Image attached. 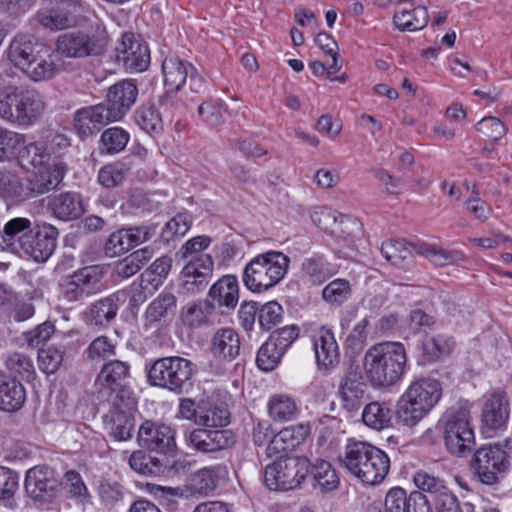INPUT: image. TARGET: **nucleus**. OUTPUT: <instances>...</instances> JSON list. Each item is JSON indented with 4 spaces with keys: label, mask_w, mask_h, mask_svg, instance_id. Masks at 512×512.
<instances>
[{
    "label": "nucleus",
    "mask_w": 512,
    "mask_h": 512,
    "mask_svg": "<svg viewBox=\"0 0 512 512\" xmlns=\"http://www.w3.org/2000/svg\"><path fill=\"white\" fill-rule=\"evenodd\" d=\"M407 365L405 347L400 342H382L370 347L364 357L365 373L375 388L397 384Z\"/></svg>",
    "instance_id": "obj_1"
},
{
    "label": "nucleus",
    "mask_w": 512,
    "mask_h": 512,
    "mask_svg": "<svg viewBox=\"0 0 512 512\" xmlns=\"http://www.w3.org/2000/svg\"><path fill=\"white\" fill-rule=\"evenodd\" d=\"M441 396L442 386L438 380L424 377L413 381L397 402V423L415 427L436 406Z\"/></svg>",
    "instance_id": "obj_2"
},
{
    "label": "nucleus",
    "mask_w": 512,
    "mask_h": 512,
    "mask_svg": "<svg viewBox=\"0 0 512 512\" xmlns=\"http://www.w3.org/2000/svg\"><path fill=\"white\" fill-rule=\"evenodd\" d=\"M339 461L352 475L369 485L381 483L390 469L388 455L378 447L362 441H349Z\"/></svg>",
    "instance_id": "obj_3"
},
{
    "label": "nucleus",
    "mask_w": 512,
    "mask_h": 512,
    "mask_svg": "<svg viewBox=\"0 0 512 512\" xmlns=\"http://www.w3.org/2000/svg\"><path fill=\"white\" fill-rule=\"evenodd\" d=\"M11 62L34 81L50 78L56 71L50 46L33 41L31 36L17 35L10 43Z\"/></svg>",
    "instance_id": "obj_4"
},
{
    "label": "nucleus",
    "mask_w": 512,
    "mask_h": 512,
    "mask_svg": "<svg viewBox=\"0 0 512 512\" xmlns=\"http://www.w3.org/2000/svg\"><path fill=\"white\" fill-rule=\"evenodd\" d=\"M196 371V365L190 360L180 356H168L152 363L147 379L152 386L182 394L192 387V377Z\"/></svg>",
    "instance_id": "obj_5"
},
{
    "label": "nucleus",
    "mask_w": 512,
    "mask_h": 512,
    "mask_svg": "<svg viewBox=\"0 0 512 512\" xmlns=\"http://www.w3.org/2000/svg\"><path fill=\"white\" fill-rule=\"evenodd\" d=\"M136 98H106L100 104L78 109L74 115V129L81 139L100 131L101 127L122 119Z\"/></svg>",
    "instance_id": "obj_6"
},
{
    "label": "nucleus",
    "mask_w": 512,
    "mask_h": 512,
    "mask_svg": "<svg viewBox=\"0 0 512 512\" xmlns=\"http://www.w3.org/2000/svg\"><path fill=\"white\" fill-rule=\"evenodd\" d=\"M289 258L269 251L254 257L243 272V283L252 292H262L279 283L287 273Z\"/></svg>",
    "instance_id": "obj_7"
},
{
    "label": "nucleus",
    "mask_w": 512,
    "mask_h": 512,
    "mask_svg": "<svg viewBox=\"0 0 512 512\" xmlns=\"http://www.w3.org/2000/svg\"><path fill=\"white\" fill-rule=\"evenodd\" d=\"M381 253L384 258L394 265L401 264L415 252L436 266H445L458 262L462 254L456 250H446L435 244L423 241L405 243L404 240H388L382 243Z\"/></svg>",
    "instance_id": "obj_8"
},
{
    "label": "nucleus",
    "mask_w": 512,
    "mask_h": 512,
    "mask_svg": "<svg viewBox=\"0 0 512 512\" xmlns=\"http://www.w3.org/2000/svg\"><path fill=\"white\" fill-rule=\"evenodd\" d=\"M310 472L305 456L280 457L264 470V483L269 490L289 491L298 488Z\"/></svg>",
    "instance_id": "obj_9"
},
{
    "label": "nucleus",
    "mask_w": 512,
    "mask_h": 512,
    "mask_svg": "<svg viewBox=\"0 0 512 512\" xmlns=\"http://www.w3.org/2000/svg\"><path fill=\"white\" fill-rule=\"evenodd\" d=\"M444 441L452 455L463 457L475 446L474 431L469 423V410L465 407H451L443 415Z\"/></svg>",
    "instance_id": "obj_10"
},
{
    "label": "nucleus",
    "mask_w": 512,
    "mask_h": 512,
    "mask_svg": "<svg viewBox=\"0 0 512 512\" xmlns=\"http://www.w3.org/2000/svg\"><path fill=\"white\" fill-rule=\"evenodd\" d=\"M164 85L167 93L182 91L184 94L204 92L202 77L195 74V68L176 56H167L162 63Z\"/></svg>",
    "instance_id": "obj_11"
},
{
    "label": "nucleus",
    "mask_w": 512,
    "mask_h": 512,
    "mask_svg": "<svg viewBox=\"0 0 512 512\" xmlns=\"http://www.w3.org/2000/svg\"><path fill=\"white\" fill-rule=\"evenodd\" d=\"M109 402L111 406L104 416V423L111 436L116 440L126 441L132 437L135 428L136 401L130 390H122L120 396H113Z\"/></svg>",
    "instance_id": "obj_12"
},
{
    "label": "nucleus",
    "mask_w": 512,
    "mask_h": 512,
    "mask_svg": "<svg viewBox=\"0 0 512 512\" xmlns=\"http://www.w3.org/2000/svg\"><path fill=\"white\" fill-rule=\"evenodd\" d=\"M107 44L108 39L102 32L75 30L58 37L56 50L67 58H83L102 54Z\"/></svg>",
    "instance_id": "obj_13"
},
{
    "label": "nucleus",
    "mask_w": 512,
    "mask_h": 512,
    "mask_svg": "<svg viewBox=\"0 0 512 512\" xmlns=\"http://www.w3.org/2000/svg\"><path fill=\"white\" fill-rule=\"evenodd\" d=\"M510 466L509 456L499 445H485L477 449L470 463L479 481L493 485Z\"/></svg>",
    "instance_id": "obj_14"
},
{
    "label": "nucleus",
    "mask_w": 512,
    "mask_h": 512,
    "mask_svg": "<svg viewBox=\"0 0 512 512\" xmlns=\"http://www.w3.org/2000/svg\"><path fill=\"white\" fill-rule=\"evenodd\" d=\"M103 277L104 268L99 265L80 268L60 283L61 296L68 303L81 301L101 290Z\"/></svg>",
    "instance_id": "obj_15"
},
{
    "label": "nucleus",
    "mask_w": 512,
    "mask_h": 512,
    "mask_svg": "<svg viewBox=\"0 0 512 512\" xmlns=\"http://www.w3.org/2000/svg\"><path fill=\"white\" fill-rule=\"evenodd\" d=\"M62 482L55 470L37 465L26 472L24 488L27 495L40 503L54 502L61 492Z\"/></svg>",
    "instance_id": "obj_16"
},
{
    "label": "nucleus",
    "mask_w": 512,
    "mask_h": 512,
    "mask_svg": "<svg viewBox=\"0 0 512 512\" xmlns=\"http://www.w3.org/2000/svg\"><path fill=\"white\" fill-rule=\"evenodd\" d=\"M48 7L40 9L36 20L44 28L56 31L73 27L77 23L76 12L80 0H46Z\"/></svg>",
    "instance_id": "obj_17"
},
{
    "label": "nucleus",
    "mask_w": 512,
    "mask_h": 512,
    "mask_svg": "<svg viewBox=\"0 0 512 512\" xmlns=\"http://www.w3.org/2000/svg\"><path fill=\"white\" fill-rule=\"evenodd\" d=\"M58 229L46 222L36 223L35 229L28 236L19 250L35 262L44 263L57 247Z\"/></svg>",
    "instance_id": "obj_18"
},
{
    "label": "nucleus",
    "mask_w": 512,
    "mask_h": 512,
    "mask_svg": "<svg viewBox=\"0 0 512 512\" xmlns=\"http://www.w3.org/2000/svg\"><path fill=\"white\" fill-rule=\"evenodd\" d=\"M140 447L161 454L172 455L176 452L175 431L171 426L147 420L137 433Z\"/></svg>",
    "instance_id": "obj_19"
},
{
    "label": "nucleus",
    "mask_w": 512,
    "mask_h": 512,
    "mask_svg": "<svg viewBox=\"0 0 512 512\" xmlns=\"http://www.w3.org/2000/svg\"><path fill=\"white\" fill-rule=\"evenodd\" d=\"M187 445L200 453L213 454L232 447L235 434L227 429L196 428L185 437Z\"/></svg>",
    "instance_id": "obj_20"
},
{
    "label": "nucleus",
    "mask_w": 512,
    "mask_h": 512,
    "mask_svg": "<svg viewBox=\"0 0 512 512\" xmlns=\"http://www.w3.org/2000/svg\"><path fill=\"white\" fill-rule=\"evenodd\" d=\"M130 378V364L125 361L113 359L105 362L101 367L95 386L98 394L102 396H120L122 390H130L127 381Z\"/></svg>",
    "instance_id": "obj_21"
},
{
    "label": "nucleus",
    "mask_w": 512,
    "mask_h": 512,
    "mask_svg": "<svg viewBox=\"0 0 512 512\" xmlns=\"http://www.w3.org/2000/svg\"><path fill=\"white\" fill-rule=\"evenodd\" d=\"M115 51L118 64H122L127 72L145 71L150 64L147 44L135 38L133 34H124Z\"/></svg>",
    "instance_id": "obj_22"
},
{
    "label": "nucleus",
    "mask_w": 512,
    "mask_h": 512,
    "mask_svg": "<svg viewBox=\"0 0 512 512\" xmlns=\"http://www.w3.org/2000/svg\"><path fill=\"white\" fill-rule=\"evenodd\" d=\"M367 385L358 366L351 365L340 383L342 406L348 412L360 410L366 400Z\"/></svg>",
    "instance_id": "obj_23"
},
{
    "label": "nucleus",
    "mask_w": 512,
    "mask_h": 512,
    "mask_svg": "<svg viewBox=\"0 0 512 512\" xmlns=\"http://www.w3.org/2000/svg\"><path fill=\"white\" fill-rule=\"evenodd\" d=\"M212 273L213 260L209 254L193 256L181 272L185 289L191 293L203 290L208 285Z\"/></svg>",
    "instance_id": "obj_24"
},
{
    "label": "nucleus",
    "mask_w": 512,
    "mask_h": 512,
    "mask_svg": "<svg viewBox=\"0 0 512 512\" xmlns=\"http://www.w3.org/2000/svg\"><path fill=\"white\" fill-rule=\"evenodd\" d=\"M510 414L509 399L504 391H496L484 403L482 425L485 433L503 429Z\"/></svg>",
    "instance_id": "obj_25"
},
{
    "label": "nucleus",
    "mask_w": 512,
    "mask_h": 512,
    "mask_svg": "<svg viewBox=\"0 0 512 512\" xmlns=\"http://www.w3.org/2000/svg\"><path fill=\"white\" fill-rule=\"evenodd\" d=\"M177 309V297L169 291H162L147 306L144 312L145 328L159 329L169 324Z\"/></svg>",
    "instance_id": "obj_26"
},
{
    "label": "nucleus",
    "mask_w": 512,
    "mask_h": 512,
    "mask_svg": "<svg viewBox=\"0 0 512 512\" xmlns=\"http://www.w3.org/2000/svg\"><path fill=\"white\" fill-rule=\"evenodd\" d=\"M65 173L66 166L61 162L40 167L26 183L27 199L38 197L57 188Z\"/></svg>",
    "instance_id": "obj_27"
},
{
    "label": "nucleus",
    "mask_w": 512,
    "mask_h": 512,
    "mask_svg": "<svg viewBox=\"0 0 512 512\" xmlns=\"http://www.w3.org/2000/svg\"><path fill=\"white\" fill-rule=\"evenodd\" d=\"M47 209L56 219L64 222L79 219L85 212L81 194L72 191L49 196Z\"/></svg>",
    "instance_id": "obj_28"
},
{
    "label": "nucleus",
    "mask_w": 512,
    "mask_h": 512,
    "mask_svg": "<svg viewBox=\"0 0 512 512\" xmlns=\"http://www.w3.org/2000/svg\"><path fill=\"white\" fill-rule=\"evenodd\" d=\"M313 348L320 370H330L339 364V347L331 330L320 328L313 336Z\"/></svg>",
    "instance_id": "obj_29"
},
{
    "label": "nucleus",
    "mask_w": 512,
    "mask_h": 512,
    "mask_svg": "<svg viewBox=\"0 0 512 512\" xmlns=\"http://www.w3.org/2000/svg\"><path fill=\"white\" fill-rule=\"evenodd\" d=\"M123 292H115L92 303L84 312V320L90 326L106 327L116 317Z\"/></svg>",
    "instance_id": "obj_30"
},
{
    "label": "nucleus",
    "mask_w": 512,
    "mask_h": 512,
    "mask_svg": "<svg viewBox=\"0 0 512 512\" xmlns=\"http://www.w3.org/2000/svg\"><path fill=\"white\" fill-rule=\"evenodd\" d=\"M26 400V391L20 381L11 376L0 375V410L13 413L20 410Z\"/></svg>",
    "instance_id": "obj_31"
},
{
    "label": "nucleus",
    "mask_w": 512,
    "mask_h": 512,
    "mask_svg": "<svg viewBox=\"0 0 512 512\" xmlns=\"http://www.w3.org/2000/svg\"><path fill=\"white\" fill-rule=\"evenodd\" d=\"M162 105L161 98H158L157 102L147 100L135 111L137 124L150 135H159L163 132V121L160 113Z\"/></svg>",
    "instance_id": "obj_32"
},
{
    "label": "nucleus",
    "mask_w": 512,
    "mask_h": 512,
    "mask_svg": "<svg viewBox=\"0 0 512 512\" xmlns=\"http://www.w3.org/2000/svg\"><path fill=\"white\" fill-rule=\"evenodd\" d=\"M213 355L232 361L240 351V337L232 328H221L213 335L211 343Z\"/></svg>",
    "instance_id": "obj_33"
},
{
    "label": "nucleus",
    "mask_w": 512,
    "mask_h": 512,
    "mask_svg": "<svg viewBox=\"0 0 512 512\" xmlns=\"http://www.w3.org/2000/svg\"><path fill=\"white\" fill-rule=\"evenodd\" d=\"M209 297L219 306L233 309L239 300V286L237 278L233 275H225L212 285Z\"/></svg>",
    "instance_id": "obj_34"
},
{
    "label": "nucleus",
    "mask_w": 512,
    "mask_h": 512,
    "mask_svg": "<svg viewBox=\"0 0 512 512\" xmlns=\"http://www.w3.org/2000/svg\"><path fill=\"white\" fill-rule=\"evenodd\" d=\"M311 428L308 423H301L282 429L274 435L269 443V450L285 451L301 444L310 434Z\"/></svg>",
    "instance_id": "obj_35"
},
{
    "label": "nucleus",
    "mask_w": 512,
    "mask_h": 512,
    "mask_svg": "<svg viewBox=\"0 0 512 512\" xmlns=\"http://www.w3.org/2000/svg\"><path fill=\"white\" fill-rule=\"evenodd\" d=\"M267 408L270 418L277 422L292 421L299 413L294 398L281 393L274 394L269 398Z\"/></svg>",
    "instance_id": "obj_36"
},
{
    "label": "nucleus",
    "mask_w": 512,
    "mask_h": 512,
    "mask_svg": "<svg viewBox=\"0 0 512 512\" xmlns=\"http://www.w3.org/2000/svg\"><path fill=\"white\" fill-rule=\"evenodd\" d=\"M456 342L452 336L438 334L426 336L422 342V356L426 362H435L452 353Z\"/></svg>",
    "instance_id": "obj_37"
},
{
    "label": "nucleus",
    "mask_w": 512,
    "mask_h": 512,
    "mask_svg": "<svg viewBox=\"0 0 512 512\" xmlns=\"http://www.w3.org/2000/svg\"><path fill=\"white\" fill-rule=\"evenodd\" d=\"M221 471V466H212L191 475L187 484L190 494L206 496L214 491L217 487V477Z\"/></svg>",
    "instance_id": "obj_38"
},
{
    "label": "nucleus",
    "mask_w": 512,
    "mask_h": 512,
    "mask_svg": "<svg viewBox=\"0 0 512 512\" xmlns=\"http://www.w3.org/2000/svg\"><path fill=\"white\" fill-rule=\"evenodd\" d=\"M362 420L370 428L385 429L391 425L392 409L385 402H371L364 407Z\"/></svg>",
    "instance_id": "obj_39"
},
{
    "label": "nucleus",
    "mask_w": 512,
    "mask_h": 512,
    "mask_svg": "<svg viewBox=\"0 0 512 512\" xmlns=\"http://www.w3.org/2000/svg\"><path fill=\"white\" fill-rule=\"evenodd\" d=\"M313 479V487L322 492H329L337 488L339 478L332 465L325 460H317L312 466L310 472Z\"/></svg>",
    "instance_id": "obj_40"
},
{
    "label": "nucleus",
    "mask_w": 512,
    "mask_h": 512,
    "mask_svg": "<svg viewBox=\"0 0 512 512\" xmlns=\"http://www.w3.org/2000/svg\"><path fill=\"white\" fill-rule=\"evenodd\" d=\"M393 20L399 30L412 32L423 29L428 23L429 15L426 7L417 6L395 13Z\"/></svg>",
    "instance_id": "obj_41"
},
{
    "label": "nucleus",
    "mask_w": 512,
    "mask_h": 512,
    "mask_svg": "<svg viewBox=\"0 0 512 512\" xmlns=\"http://www.w3.org/2000/svg\"><path fill=\"white\" fill-rule=\"evenodd\" d=\"M26 183L14 172L0 171V197L15 202L27 200Z\"/></svg>",
    "instance_id": "obj_42"
},
{
    "label": "nucleus",
    "mask_w": 512,
    "mask_h": 512,
    "mask_svg": "<svg viewBox=\"0 0 512 512\" xmlns=\"http://www.w3.org/2000/svg\"><path fill=\"white\" fill-rule=\"evenodd\" d=\"M130 139L129 133L121 127H111L103 131L99 148L106 154H117L125 149Z\"/></svg>",
    "instance_id": "obj_43"
},
{
    "label": "nucleus",
    "mask_w": 512,
    "mask_h": 512,
    "mask_svg": "<svg viewBox=\"0 0 512 512\" xmlns=\"http://www.w3.org/2000/svg\"><path fill=\"white\" fill-rule=\"evenodd\" d=\"M44 109L45 104L41 98H19L15 109L16 122L29 125L42 115Z\"/></svg>",
    "instance_id": "obj_44"
},
{
    "label": "nucleus",
    "mask_w": 512,
    "mask_h": 512,
    "mask_svg": "<svg viewBox=\"0 0 512 512\" xmlns=\"http://www.w3.org/2000/svg\"><path fill=\"white\" fill-rule=\"evenodd\" d=\"M35 224L36 223L32 222L31 219L26 217H15L4 224L7 235L10 237L11 241L14 242L17 252L35 229Z\"/></svg>",
    "instance_id": "obj_45"
},
{
    "label": "nucleus",
    "mask_w": 512,
    "mask_h": 512,
    "mask_svg": "<svg viewBox=\"0 0 512 512\" xmlns=\"http://www.w3.org/2000/svg\"><path fill=\"white\" fill-rule=\"evenodd\" d=\"M130 169L129 164L120 161L105 165L99 170L98 181L106 188H115L125 180Z\"/></svg>",
    "instance_id": "obj_46"
},
{
    "label": "nucleus",
    "mask_w": 512,
    "mask_h": 512,
    "mask_svg": "<svg viewBox=\"0 0 512 512\" xmlns=\"http://www.w3.org/2000/svg\"><path fill=\"white\" fill-rule=\"evenodd\" d=\"M352 289L348 280L346 279H335L327 284L323 291V299L331 305H342L351 296Z\"/></svg>",
    "instance_id": "obj_47"
},
{
    "label": "nucleus",
    "mask_w": 512,
    "mask_h": 512,
    "mask_svg": "<svg viewBox=\"0 0 512 512\" xmlns=\"http://www.w3.org/2000/svg\"><path fill=\"white\" fill-rule=\"evenodd\" d=\"M6 367L13 375L12 378L20 377L23 380H30L34 374V365L31 358L22 353H13L6 359Z\"/></svg>",
    "instance_id": "obj_48"
},
{
    "label": "nucleus",
    "mask_w": 512,
    "mask_h": 512,
    "mask_svg": "<svg viewBox=\"0 0 512 512\" xmlns=\"http://www.w3.org/2000/svg\"><path fill=\"white\" fill-rule=\"evenodd\" d=\"M283 355L284 352L279 351L277 344L268 339L258 350L257 366L263 371H271L278 365Z\"/></svg>",
    "instance_id": "obj_49"
},
{
    "label": "nucleus",
    "mask_w": 512,
    "mask_h": 512,
    "mask_svg": "<svg viewBox=\"0 0 512 512\" xmlns=\"http://www.w3.org/2000/svg\"><path fill=\"white\" fill-rule=\"evenodd\" d=\"M227 109L219 98H207L198 107V114L211 126H217L224 122L223 112Z\"/></svg>",
    "instance_id": "obj_50"
},
{
    "label": "nucleus",
    "mask_w": 512,
    "mask_h": 512,
    "mask_svg": "<svg viewBox=\"0 0 512 512\" xmlns=\"http://www.w3.org/2000/svg\"><path fill=\"white\" fill-rule=\"evenodd\" d=\"M63 346H50L38 353L39 367L46 374L55 373L61 366L64 359Z\"/></svg>",
    "instance_id": "obj_51"
},
{
    "label": "nucleus",
    "mask_w": 512,
    "mask_h": 512,
    "mask_svg": "<svg viewBox=\"0 0 512 512\" xmlns=\"http://www.w3.org/2000/svg\"><path fill=\"white\" fill-rule=\"evenodd\" d=\"M414 483L417 488L431 494L433 500L444 494L451 492L443 483V481L425 471L417 472L413 477Z\"/></svg>",
    "instance_id": "obj_52"
},
{
    "label": "nucleus",
    "mask_w": 512,
    "mask_h": 512,
    "mask_svg": "<svg viewBox=\"0 0 512 512\" xmlns=\"http://www.w3.org/2000/svg\"><path fill=\"white\" fill-rule=\"evenodd\" d=\"M475 129L493 142L502 139L508 131L506 125L494 116L483 117L476 123Z\"/></svg>",
    "instance_id": "obj_53"
},
{
    "label": "nucleus",
    "mask_w": 512,
    "mask_h": 512,
    "mask_svg": "<svg viewBox=\"0 0 512 512\" xmlns=\"http://www.w3.org/2000/svg\"><path fill=\"white\" fill-rule=\"evenodd\" d=\"M20 160L23 166L31 165L40 168L46 165L49 154L39 143H30L19 151Z\"/></svg>",
    "instance_id": "obj_54"
},
{
    "label": "nucleus",
    "mask_w": 512,
    "mask_h": 512,
    "mask_svg": "<svg viewBox=\"0 0 512 512\" xmlns=\"http://www.w3.org/2000/svg\"><path fill=\"white\" fill-rule=\"evenodd\" d=\"M283 308L276 301H270L259 307L258 323L264 330H270L282 319Z\"/></svg>",
    "instance_id": "obj_55"
},
{
    "label": "nucleus",
    "mask_w": 512,
    "mask_h": 512,
    "mask_svg": "<svg viewBox=\"0 0 512 512\" xmlns=\"http://www.w3.org/2000/svg\"><path fill=\"white\" fill-rule=\"evenodd\" d=\"M190 219L185 214H177L170 219L162 229L161 238L165 242L174 240L175 237L184 236L190 229Z\"/></svg>",
    "instance_id": "obj_56"
},
{
    "label": "nucleus",
    "mask_w": 512,
    "mask_h": 512,
    "mask_svg": "<svg viewBox=\"0 0 512 512\" xmlns=\"http://www.w3.org/2000/svg\"><path fill=\"white\" fill-rule=\"evenodd\" d=\"M115 344L107 336L96 337L87 347L86 354L90 360H105L115 355Z\"/></svg>",
    "instance_id": "obj_57"
},
{
    "label": "nucleus",
    "mask_w": 512,
    "mask_h": 512,
    "mask_svg": "<svg viewBox=\"0 0 512 512\" xmlns=\"http://www.w3.org/2000/svg\"><path fill=\"white\" fill-rule=\"evenodd\" d=\"M130 467L143 475L157 474L161 471L158 461L142 451H135L129 458Z\"/></svg>",
    "instance_id": "obj_58"
},
{
    "label": "nucleus",
    "mask_w": 512,
    "mask_h": 512,
    "mask_svg": "<svg viewBox=\"0 0 512 512\" xmlns=\"http://www.w3.org/2000/svg\"><path fill=\"white\" fill-rule=\"evenodd\" d=\"M130 249L127 232L124 228L111 233L104 245V252L108 257L120 256Z\"/></svg>",
    "instance_id": "obj_59"
},
{
    "label": "nucleus",
    "mask_w": 512,
    "mask_h": 512,
    "mask_svg": "<svg viewBox=\"0 0 512 512\" xmlns=\"http://www.w3.org/2000/svg\"><path fill=\"white\" fill-rule=\"evenodd\" d=\"M229 423V412L222 407H210L205 411H201L198 419V425L207 428L223 427Z\"/></svg>",
    "instance_id": "obj_60"
},
{
    "label": "nucleus",
    "mask_w": 512,
    "mask_h": 512,
    "mask_svg": "<svg viewBox=\"0 0 512 512\" xmlns=\"http://www.w3.org/2000/svg\"><path fill=\"white\" fill-rule=\"evenodd\" d=\"M99 497L106 506L113 507L123 498V489L118 482L102 481L98 488Z\"/></svg>",
    "instance_id": "obj_61"
},
{
    "label": "nucleus",
    "mask_w": 512,
    "mask_h": 512,
    "mask_svg": "<svg viewBox=\"0 0 512 512\" xmlns=\"http://www.w3.org/2000/svg\"><path fill=\"white\" fill-rule=\"evenodd\" d=\"M17 488V474L9 468L0 466V500L11 499Z\"/></svg>",
    "instance_id": "obj_62"
},
{
    "label": "nucleus",
    "mask_w": 512,
    "mask_h": 512,
    "mask_svg": "<svg viewBox=\"0 0 512 512\" xmlns=\"http://www.w3.org/2000/svg\"><path fill=\"white\" fill-rule=\"evenodd\" d=\"M298 336L299 328L295 325H291L273 332L268 339L273 341L274 344H277L279 351H283L285 353Z\"/></svg>",
    "instance_id": "obj_63"
},
{
    "label": "nucleus",
    "mask_w": 512,
    "mask_h": 512,
    "mask_svg": "<svg viewBox=\"0 0 512 512\" xmlns=\"http://www.w3.org/2000/svg\"><path fill=\"white\" fill-rule=\"evenodd\" d=\"M22 143L21 134L0 128V161L13 154Z\"/></svg>",
    "instance_id": "obj_64"
}]
</instances>
